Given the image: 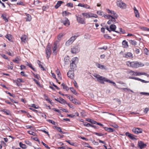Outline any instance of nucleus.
<instances>
[{"label":"nucleus","instance_id":"obj_58","mask_svg":"<svg viewBox=\"0 0 149 149\" xmlns=\"http://www.w3.org/2000/svg\"><path fill=\"white\" fill-rule=\"evenodd\" d=\"M25 142L26 143V144L29 146H31V143L28 140H25Z\"/></svg>","mask_w":149,"mask_h":149},{"label":"nucleus","instance_id":"obj_50","mask_svg":"<svg viewBox=\"0 0 149 149\" xmlns=\"http://www.w3.org/2000/svg\"><path fill=\"white\" fill-rule=\"evenodd\" d=\"M54 127L58 131L60 132H62L61 129L60 127H57L56 126H54Z\"/></svg>","mask_w":149,"mask_h":149},{"label":"nucleus","instance_id":"obj_1","mask_svg":"<svg viewBox=\"0 0 149 149\" xmlns=\"http://www.w3.org/2000/svg\"><path fill=\"white\" fill-rule=\"evenodd\" d=\"M127 65L132 68H137L139 67H142L144 65V64L141 62L137 61H134L130 62L127 61L126 62Z\"/></svg>","mask_w":149,"mask_h":149},{"label":"nucleus","instance_id":"obj_24","mask_svg":"<svg viewBox=\"0 0 149 149\" xmlns=\"http://www.w3.org/2000/svg\"><path fill=\"white\" fill-rule=\"evenodd\" d=\"M76 64L75 63H71L70 64V67L71 70H74L76 69Z\"/></svg>","mask_w":149,"mask_h":149},{"label":"nucleus","instance_id":"obj_11","mask_svg":"<svg viewBox=\"0 0 149 149\" xmlns=\"http://www.w3.org/2000/svg\"><path fill=\"white\" fill-rule=\"evenodd\" d=\"M106 10L107 13L109 14V15H111L112 16H118L117 14L113 11L110 10L108 8L106 9Z\"/></svg>","mask_w":149,"mask_h":149},{"label":"nucleus","instance_id":"obj_10","mask_svg":"<svg viewBox=\"0 0 149 149\" xmlns=\"http://www.w3.org/2000/svg\"><path fill=\"white\" fill-rule=\"evenodd\" d=\"M132 75L134 76H139L142 75H146L145 73L138 72H134L133 71L131 70L129 72Z\"/></svg>","mask_w":149,"mask_h":149},{"label":"nucleus","instance_id":"obj_46","mask_svg":"<svg viewBox=\"0 0 149 149\" xmlns=\"http://www.w3.org/2000/svg\"><path fill=\"white\" fill-rule=\"evenodd\" d=\"M129 137L130 139L133 140H135L136 139L135 136L131 134Z\"/></svg>","mask_w":149,"mask_h":149},{"label":"nucleus","instance_id":"obj_43","mask_svg":"<svg viewBox=\"0 0 149 149\" xmlns=\"http://www.w3.org/2000/svg\"><path fill=\"white\" fill-rule=\"evenodd\" d=\"M1 17L4 19L6 22H8V19L6 17V16L3 14L1 15Z\"/></svg>","mask_w":149,"mask_h":149},{"label":"nucleus","instance_id":"obj_32","mask_svg":"<svg viewBox=\"0 0 149 149\" xmlns=\"http://www.w3.org/2000/svg\"><path fill=\"white\" fill-rule=\"evenodd\" d=\"M97 13L99 15H100L102 17H104V16L105 15H107L104 14L103 12L101 11H97Z\"/></svg>","mask_w":149,"mask_h":149},{"label":"nucleus","instance_id":"obj_19","mask_svg":"<svg viewBox=\"0 0 149 149\" xmlns=\"http://www.w3.org/2000/svg\"><path fill=\"white\" fill-rule=\"evenodd\" d=\"M25 15L26 16V22H30L31 20V15L26 13H25Z\"/></svg>","mask_w":149,"mask_h":149},{"label":"nucleus","instance_id":"obj_6","mask_svg":"<svg viewBox=\"0 0 149 149\" xmlns=\"http://www.w3.org/2000/svg\"><path fill=\"white\" fill-rule=\"evenodd\" d=\"M116 28V26L113 24H111L109 28L108 26L106 27V29L110 32L111 31H114L116 32H118L117 31H115Z\"/></svg>","mask_w":149,"mask_h":149},{"label":"nucleus","instance_id":"obj_13","mask_svg":"<svg viewBox=\"0 0 149 149\" xmlns=\"http://www.w3.org/2000/svg\"><path fill=\"white\" fill-rule=\"evenodd\" d=\"M98 16L96 14L88 12L87 18H97Z\"/></svg>","mask_w":149,"mask_h":149},{"label":"nucleus","instance_id":"obj_48","mask_svg":"<svg viewBox=\"0 0 149 149\" xmlns=\"http://www.w3.org/2000/svg\"><path fill=\"white\" fill-rule=\"evenodd\" d=\"M44 97L46 100L48 101L50 104H51L50 100L48 98V97L46 95H44Z\"/></svg>","mask_w":149,"mask_h":149},{"label":"nucleus","instance_id":"obj_45","mask_svg":"<svg viewBox=\"0 0 149 149\" xmlns=\"http://www.w3.org/2000/svg\"><path fill=\"white\" fill-rule=\"evenodd\" d=\"M27 65L29 66L33 70L35 71H36L35 68L33 67L32 65L31 64L29 63L28 62H27Z\"/></svg>","mask_w":149,"mask_h":149},{"label":"nucleus","instance_id":"obj_7","mask_svg":"<svg viewBox=\"0 0 149 149\" xmlns=\"http://www.w3.org/2000/svg\"><path fill=\"white\" fill-rule=\"evenodd\" d=\"M132 131L133 132L136 134L142 133L143 132V130L141 128L137 127L133 128Z\"/></svg>","mask_w":149,"mask_h":149},{"label":"nucleus","instance_id":"obj_30","mask_svg":"<svg viewBox=\"0 0 149 149\" xmlns=\"http://www.w3.org/2000/svg\"><path fill=\"white\" fill-rule=\"evenodd\" d=\"M24 82V81L22 79L18 78L17 79V82H16V83L17 84V86H19V83L23 82Z\"/></svg>","mask_w":149,"mask_h":149},{"label":"nucleus","instance_id":"obj_31","mask_svg":"<svg viewBox=\"0 0 149 149\" xmlns=\"http://www.w3.org/2000/svg\"><path fill=\"white\" fill-rule=\"evenodd\" d=\"M72 63H74L76 64V63L78 62V58L77 57H74L72 59Z\"/></svg>","mask_w":149,"mask_h":149},{"label":"nucleus","instance_id":"obj_21","mask_svg":"<svg viewBox=\"0 0 149 149\" xmlns=\"http://www.w3.org/2000/svg\"><path fill=\"white\" fill-rule=\"evenodd\" d=\"M56 73L58 75V78L59 79L61 80L62 79V77L61 76V73L60 72L59 70L58 69H57L56 70Z\"/></svg>","mask_w":149,"mask_h":149},{"label":"nucleus","instance_id":"obj_25","mask_svg":"<svg viewBox=\"0 0 149 149\" xmlns=\"http://www.w3.org/2000/svg\"><path fill=\"white\" fill-rule=\"evenodd\" d=\"M71 13H69L66 11H63L62 13V15L63 16H66L69 15H71Z\"/></svg>","mask_w":149,"mask_h":149},{"label":"nucleus","instance_id":"obj_22","mask_svg":"<svg viewBox=\"0 0 149 149\" xmlns=\"http://www.w3.org/2000/svg\"><path fill=\"white\" fill-rule=\"evenodd\" d=\"M138 146L141 149L143 148L145 146H146V145L145 144L143 143L142 141L138 142Z\"/></svg>","mask_w":149,"mask_h":149},{"label":"nucleus","instance_id":"obj_51","mask_svg":"<svg viewBox=\"0 0 149 149\" xmlns=\"http://www.w3.org/2000/svg\"><path fill=\"white\" fill-rule=\"evenodd\" d=\"M87 121L90 122V123H91L92 124H95L96 123H97V122H96L95 121L91 119H89Z\"/></svg>","mask_w":149,"mask_h":149},{"label":"nucleus","instance_id":"obj_2","mask_svg":"<svg viewBox=\"0 0 149 149\" xmlns=\"http://www.w3.org/2000/svg\"><path fill=\"white\" fill-rule=\"evenodd\" d=\"M94 77H96L97 79V81L100 82V83L104 84V82H109L110 83L113 84L115 86H116L115 83L113 81H111L108 79L102 76H101L99 75L95 74L94 75Z\"/></svg>","mask_w":149,"mask_h":149},{"label":"nucleus","instance_id":"obj_53","mask_svg":"<svg viewBox=\"0 0 149 149\" xmlns=\"http://www.w3.org/2000/svg\"><path fill=\"white\" fill-rule=\"evenodd\" d=\"M119 30L120 31V34H124L125 33V31L122 28H120Z\"/></svg>","mask_w":149,"mask_h":149},{"label":"nucleus","instance_id":"obj_56","mask_svg":"<svg viewBox=\"0 0 149 149\" xmlns=\"http://www.w3.org/2000/svg\"><path fill=\"white\" fill-rule=\"evenodd\" d=\"M70 90L74 94H76V92L75 90L74 89L72 88L71 87L70 88Z\"/></svg>","mask_w":149,"mask_h":149},{"label":"nucleus","instance_id":"obj_61","mask_svg":"<svg viewBox=\"0 0 149 149\" xmlns=\"http://www.w3.org/2000/svg\"><path fill=\"white\" fill-rule=\"evenodd\" d=\"M129 78H130V79H135V80H139L140 81V80H140L141 79H139V78H136V77H129Z\"/></svg>","mask_w":149,"mask_h":149},{"label":"nucleus","instance_id":"obj_39","mask_svg":"<svg viewBox=\"0 0 149 149\" xmlns=\"http://www.w3.org/2000/svg\"><path fill=\"white\" fill-rule=\"evenodd\" d=\"M65 95L69 99V100L72 102L73 101L74 99V98H73L72 96H68L67 95Z\"/></svg>","mask_w":149,"mask_h":149},{"label":"nucleus","instance_id":"obj_3","mask_svg":"<svg viewBox=\"0 0 149 149\" xmlns=\"http://www.w3.org/2000/svg\"><path fill=\"white\" fill-rule=\"evenodd\" d=\"M118 16H112L111 15H105L104 18L107 19H109L107 22V24H112L116 23V19H117Z\"/></svg>","mask_w":149,"mask_h":149},{"label":"nucleus","instance_id":"obj_23","mask_svg":"<svg viewBox=\"0 0 149 149\" xmlns=\"http://www.w3.org/2000/svg\"><path fill=\"white\" fill-rule=\"evenodd\" d=\"M96 65L97 67L100 69H106V67L105 66L101 65L99 63H97Z\"/></svg>","mask_w":149,"mask_h":149},{"label":"nucleus","instance_id":"obj_47","mask_svg":"<svg viewBox=\"0 0 149 149\" xmlns=\"http://www.w3.org/2000/svg\"><path fill=\"white\" fill-rule=\"evenodd\" d=\"M38 61V64L39 65V66L43 70H45V69H44V68L42 66V65L41 64L40 62L39 61Z\"/></svg>","mask_w":149,"mask_h":149},{"label":"nucleus","instance_id":"obj_55","mask_svg":"<svg viewBox=\"0 0 149 149\" xmlns=\"http://www.w3.org/2000/svg\"><path fill=\"white\" fill-rule=\"evenodd\" d=\"M42 143L46 148L48 149H50V147H49L45 143H44L43 142H42Z\"/></svg>","mask_w":149,"mask_h":149},{"label":"nucleus","instance_id":"obj_62","mask_svg":"<svg viewBox=\"0 0 149 149\" xmlns=\"http://www.w3.org/2000/svg\"><path fill=\"white\" fill-rule=\"evenodd\" d=\"M114 131V130L112 128L110 127L109 128L108 130V132H113Z\"/></svg>","mask_w":149,"mask_h":149},{"label":"nucleus","instance_id":"obj_34","mask_svg":"<svg viewBox=\"0 0 149 149\" xmlns=\"http://www.w3.org/2000/svg\"><path fill=\"white\" fill-rule=\"evenodd\" d=\"M21 38L22 42H25L27 39V36L25 35H24L22 36Z\"/></svg>","mask_w":149,"mask_h":149},{"label":"nucleus","instance_id":"obj_26","mask_svg":"<svg viewBox=\"0 0 149 149\" xmlns=\"http://www.w3.org/2000/svg\"><path fill=\"white\" fill-rule=\"evenodd\" d=\"M63 2L62 1H59L57 2V3L55 5V7L56 8H58L59 6H60L61 4L63 3Z\"/></svg>","mask_w":149,"mask_h":149},{"label":"nucleus","instance_id":"obj_27","mask_svg":"<svg viewBox=\"0 0 149 149\" xmlns=\"http://www.w3.org/2000/svg\"><path fill=\"white\" fill-rule=\"evenodd\" d=\"M72 102L76 105H80L81 104V102L76 99L74 98Z\"/></svg>","mask_w":149,"mask_h":149},{"label":"nucleus","instance_id":"obj_44","mask_svg":"<svg viewBox=\"0 0 149 149\" xmlns=\"http://www.w3.org/2000/svg\"><path fill=\"white\" fill-rule=\"evenodd\" d=\"M27 132L29 134L32 135L36 136V134L35 132H34L31 130Z\"/></svg>","mask_w":149,"mask_h":149},{"label":"nucleus","instance_id":"obj_52","mask_svg":"<svg viewBox=\"0 0 149 149\" xmlns=\"http://www.w3.org/2000/svg\"><path fill=\"white\" fill-rule=\"evenodd\" d=\"M52 109L54 111H56L58 113L60 114H61V111L59 110H58V109H56L55 108H53Z\"/></svg>","mask_w":149,"mask_h":149},{"label":"nucleus","instance_id":"obj_57","mask_svg":"<svg viewBox=\"0 0 149 149\" xmlns=\"http://www.w3.org/2000/svg\"><path fill=\"white\" fill-rule=\"evenodd\" d=\"M1 56L3 57V58L6 59H8V58L4 54H0Z\"/></svg>","mask_w":149,"mask_h":149},{"label":"nucleus","instance_id":"obj_35","mask_svg":"<svg viewBox=\"0 0 149 149\" xmlns=\"http://www.w3.org/2000/svg\"><path fill=\"white\" fill-rule=\"evenodd\" d=\"M6 38L9 41H11L12 40V36L10 34L7 35L6 36Z\"/></svg>","mask_w":149,"mask_h":149},{"label":"nucleus","instance_id":"obj_41","mask_svg":"<svg viewBox=\"0 0 149 149\" xmlns=\"http://www.w3.org/2000/svg\"><path fill=\"white\" fill-rule=\"evenodd\" d=\"M61 85L63 86V89L67 91L68 90L69 88L68 87L65 85L63 83H62L61 84Z\"/></svg>","mask_w":149,"mask_h":149},{"label":"nucleus","instance_id":"obj_17","mask_svg":"<svg viewBox=\"0 0 149 149\" xmlns=\"http://www.w3.org/2000/svg\"><path fill=\"white\" fill-rule=\"evenodd\" d=\"M133 9L135 17L137 18H139L140 17V14L138 10L135 7H134Z\"/></svg>","mask_w":149,"mask_h":149},{"label":"nucleus","instance_id":"obj_8","mask_svg":"<svg viewBox=\"0 0 149 149\" xmlns=\"http://www.w3.org/2000/svg\"><path fill=\"white\" fill-rule=\"evenodd\" d=\"M78 22L81 24H85L86 23L85 18L76 16Z\"/></svg>","mask_w":149,"mask_h":149},{"label":"nucleus","instance_id":"obj_16","mask_svg":"<svg viewBox=\"0 0 149 149\" xmlns=\"http://www.w3.org/2000/svg\"><path fill=\"white\" fill-rule=\"evenodd\" d=\"M79 51V49L77 46L73 47L72 48L71 51V53L73 54H76Z\"/></svg>","mask_w":149,"mask_h":149},{"label":"nucleus","instance_id":"obj_18","mask_svg":"<svg viewBox=\"0 0 149 149\" xmlns=\"http://www.w3.org/2000/svg\"><path fill=\"white\" fill-rule=\"evenodd\" d=\"M58 42H55L54 43V47L53 49V53L54 55L56 54V51L58 47Z\"/></svg>","mask_w":149,"mask_h":149},{"label":"nucleus","instance_id":"obj_9","mask_svg":"<svg viewBox=\"0 0 149 149\" xmlns=\"http://www.w3.org/2000/svg\"><path fill=\"white\" fill-rule=\"evenodd\" d=\"M75 37L72 36L71 37L68 41H67L65 43L66 46H68L71 44L72 42L75 40Z\"/></svg>","mask_w":149,"mask_h":149},{"label":"nucleus","instance_id":"obj_60","mask_svg":"<svg viewBox=\"0 0 149 149\" xmlns=\"http://www.w3.org/2000/svg\"><path fill=\"white\" fill-rule=\"evenodd\" d=\"M110 125L111 126H112L116 128H117L118 127V125H117L116 124H113V125Z\"/></svg>","mask_w":149,"mask_h":149},{"label":"nucleus","instance_id":"obj_49","mask_svg":"<svg viewBox=\"0 0 149 149\" xmlns=\"http://www.w3.org/2000/svg\"><path fill=\"white\" fill-rule=\"evenodd\" d=\"M63 36V33H61L58 36V40H60L61 39V38H62Z\"/></svg>","mask_w":149,"mask_h":149},{"label":"nucleus","instance_id":"obj_64","mask_svg":"<svg viewBox=\"0 0 149 149\" xmlns=\"http://www.w3.org/2000/svg\"><path fill=\"white\" fill-rule=\"evenodd\" d=\"M66 5L68 7H73V4L71 3H67Z\"/></svg>","mask_w":149,"mask_h":149},{"label":"nucleus","instance_id":"obj_15","mask_svg":"<svg viewBox=\"0 0 149 149\" xmlns=\"http://www.w3.org/2000/svg\"><path fill=\"white\" fill-rule=\"evenodd\" d=\"M67 75L68 77L71 79H73L74 78L73 70L69 71L67 73Z\"/></svg>","mask_w":149,"mask_h":149},{"label":"nucleus","instance_id":"obj_38","mask_svg":"<svg viewBox=\"0 0 149 149\" xmlns=\"http://www.w3.org/2000/svg\"><path fill=\"white\" fill-rule=\"evenodd\" d=\"M51 76H52L53 78H54V79H55L56 80V81L57 82H58V79H57L56 78V75H55V74L54 73H53L52 72V71H51Z\"/></svg>","mask_w":149,"mask_h":149},{"label":"nucleus","instance_id":"obj_14","mask_svg":"<svg viewBox=\"0 0 149 149\" xmlns=\"http://www.w3.org/2000/svg\"><path fill=\"white\" fill-rule=\"evenodd\" d=\"M123 57L126 58H133L132 54L130 52H128L124 54Z\"/></svg>","mask_w":149,"mask_h":149},{"label":"nucleus","instance_id":"obj_59","mask_svg":"<svg viewBox=\"0 0 149 149\" xmlns=\"http://www.w3.org/2000/svg\"><path fill=\"white\" fill-rule=\"evenodd\" d=\"M149 110V108H146L143 111L146 114L148 112V111Z\"/></svg>","mask_w":149,"mask_h":149},{"label":"nucleus","instance_id":"obj_20","mask_svg":"<svg viewBox=\"0 0 149 149\" xmlns=\"http://www.w3.org/2000/svg\"><path fill=\"white\" fill-rule=\"evenodd\" d=\"M78 6H79L84 7L87 9H89L90 8V6L88 5L81 3H79L78 5Z\"/></svg>","mask_w":149,"mask_h":149},{"label":"nucleus","instance_id":"obj_54","mask_svg":"<svg viewBox=\"0 0 149 149\" xmlns=\"http://www.w3.org/2000/svg\"><path fill=\"white\" fill-rule=\"evenodd\" d=\"M47 120L49 123H50L53 125H56V124H55L56 123L54 121L50 120Z\"/></svg>","mask_w":149,"mask_h":149},{"label":"nucleus","instance_id":"obj_4","mask_svg":"<svg viewBox=\"0 0 149 149\" xmlns=\"http://www.w3.org/2000/svg\"><path fill=\"white\" fill-rule=\"evenodd\" d=\"M116 4L117 6L121 9H125L126 8L127 5L126 4L121 0L117 1Z\"/></svg>","mask_w":149,"mask_h":149},{"label":"nucleus","instance_id":"obj_63","mask_svg":"<svg viewBox=\"0 0 149 149\" xmlns=\"http://www.w3.org/2000/svg\"><path fill=\"white\" fill-rule=\"evenodd\" d=\"M33 80L39 86H40V84L37 81L36 79H33Z\"/></svg>","mask_w":149,"mask_h":149},{"label":"nucleus","instance_id":"obj_36","mask_svg":"<svg viewBox=\"0 0 149 149\" xmlns=\"http://www.w3.org/2000/svg\"><path fill=\"white\" fill-rule=\"evenodd\" d=\"M21 60V59L18 57H16L15 59L13 60V61L14 62L18 63L19 61Z\"/></svg>","mask_w":149,"mask_h":149},{"label":"nucleus","instance_id":"obj_42","mask_svg":"<svg viewBox=\"0 0 149 149\" xmlns=\"http://www.w3.org/2000/svg\"><path fill=\"white\" fill-rule=\"evenodd\" d=\"M82 15L83 17L86 18H87L88 15V13H82Z\"/></svg>","mask_w":149,"mask_h":149},{"label":"nucleus","instance_id":"obj_12","mask_svg":"<svg viewBox=\"0 0 149 149\" xmlns=\"http://www.w3.org/2000/svg\"><path fill=\"white\" fill-rule=\"evenodd\" d=\"M51 51L50 50V47L47 46L46 50V54L47 55V58H49L51 55Z\"/></svg>","mask_w":149,"mask_h":149},{"label":"nucleus","instance_id":"obj_37","mask_svg":"<svg viewBox=\"0 0 149 149\" xmlns=\"http://www.w3.org/2000/svg\"><path fill=\"white\" fill-rule=\"evenodd\" d=\"M140 29L143 31H149V28L146 27H140Z\"/></svg>","mask_w":149,"mask_h":149},{"label":"nucleus","instance_id":"obj_33","mask_svg":"<svg viewBox=\"0 0 149 149\" xmlns=\"http://www.w3.org/2000/svg\"><path fill=\"white\" fill-rule=\"evenodd\" d=\"M19 146L20 147L23 149H26L27 148L25 144H23L21 142H19Z\"/></svg>","mask_w":149,"mask_h":149},{"label":"nucleus","instance_id":"obj_28","mask_svg":"<svg viewBox=\"0 0 149 149\" xmlns=\"http://www.w3.org/2000/svg\"><path fill=\"white\" fill-rule=\"evenodd\" d=\"M58 102L62 104H64L65 103H66V102L65 100L63 99L61 97H59V100L58 101Z\"/></svg>","mask_w":149,"mask_h":149},{"label":"nucleus","instance_id":"obj_29","mask_svg":"<svg viewBox=\"0 0 149 149\" xmlns=\"http://www.w3.org/2000/svg\"><path fill=\"white\" fill-rule=\"evenodd\" d=\"M123 46L124 48H127L128 47V43L126 40H124L122 42Z\"/></svg>","mask_w":149,"mask_h":149},{"label":"nucleus","instance_id":"obj_40","mask_svg":"<svg viewBox=\"0 0 149 149\" xmlns=\"http://www.w3.org/2000/svg\"><path fill=\"white\" fill-rule=\"evenodd\" d=\"M83 145H84V146L85 147H86L89 148H91V149L92 148L91 146L89 145V144L88 143H86L84 142V143H83Z\"/></svg>","mask_w":149,"mask_h":149},{"label":"nucleus","instance_id":"obj_5","mask_svg":"<svg viewBox=\"0 0 149 149\" xmlns=\"http://www.w3.org/2000/svg\"><path fill=\"white\" fill-rule=\"evenodd\" d=\"M61 22L64 25L68 26L70 25V22L68 19L66 17H64L61 19Z\"/></svg>","mask_w":149,"mask_h":149}]
</instances>
